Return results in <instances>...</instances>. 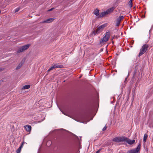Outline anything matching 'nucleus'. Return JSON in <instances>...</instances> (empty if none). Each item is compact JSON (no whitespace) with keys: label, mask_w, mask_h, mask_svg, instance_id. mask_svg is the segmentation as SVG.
<instances>
[{"label":"nucleus","mask_w":153,"mask_h":153,"mask_svg":"<svg viewBox=\"0 0 153 153\" xmlns=\"http://www.w3.org/2000/svg\"><path fill=\"white\" fill-rule=\"evenodd\" d=\"M3 70V69L2 68H0V72L2 71Z\"/></svg>","instance_id":"obj_25"},{"label":"nucleus","mask_w":153,"mask_h":153,"mask_svg":"<svg viewBox=\"0 0 153 153\" xmlns=\"http://www.w3.org/2000/svg\"><path fill=\"white\" fill-rule=\"evenodd\" d=\"M127 79V77H126V78H125V81H126V80Z\"/></svg>","instance_id":"obj_26"},{"label":"nucleus","mask_w":153,"mask_h":153,"mask_svg":"<svg viewBox=\"0 0 153 153\" xmlns=\"http://www.w3.org/2000/svg\"><path fill=\"white\" fill-rule=\"evenodd\" d=\"M30 85H25L23 87V89H26L29 88L30 87Z\"/></svg>","instance_id":"obj_14"},{"label":"nucleus","mask_w":153,"mask_h":153,"mask_svg":"<svg viewBox=\"0 0 153 153\" xmlns=\"http://www.w3.org/2000/svg\"><path fill=\"white\" fill-rule=\"evenodd\" d=\"M149 47V45L144 44L142 46L140 50V52L138 54V56H140L146 53Z\"/></svg>","instance_id":"obj_2"},{"label":"nucleus","mask_w":153,"mask_h":153,"mask_svg":"<svg viewBox=\"0 0 153 153\" xmlns=\"http://www.w3.org/2000/svg\"><path fill=\"white\" fill-rule=\"evenodd\" d=\"M102 50H103V49H101V51H102Z\"/></svg>","instance_id":"obj_28"},{"label":"nucleus","mask_w":153,"mask_h":153,"mask_svg":"<svg viewBox=\"0 0 153 153\" xmlns=\"http://www.w3.org/2000/svg\"><path fill=\"white\" fill-rule=\"evenodd\" d=\"M25 128V129L26 130L29 132H30L31 129V127L29 125H26L24 126Z\"/></svg>","instance_id":"obj_10"},{"label":"nucleus","mask_w":153,"mask_h":153,"mask_svg":"<svg viewBox=\"0 0 153 153\" xmlns=\"http://www.w3.org/2000/svg\"><path fill=\"white\" fill-rule=\"evenodd\" d=\"M102 50H103V49H101V51H102Z\"/></svg>","instance_id":"obj_27"},{"label":"nucleus","mask_w":153,"mask_h":153,"mask_svg":"<svg viewBox=\"0 0 153 153\" xmlns=\"http://www.w3.org/2000/svg\"><path fill=\"white\" fill-rule=\"evenodd\" d=\"M114 10L113 8H111L107 10L106 11L102 12L100 13V17H103L104 16L110 13Z\"/></svg>","instance_id":"obj_5"},{"label":"nucleus","mask_w":153,"mask_h":153,"mask_svg":"<svg viewBox=\"0 0 153 153\" xmlns=\"http://www.w3.org/2000/svg\"><path fill=\"white\" fill-rule=\"evenodd\" d=\"M19 10V8H17L15 10V13H16V12H18Z\"/></svg>","instance_id":"obj_22"},{"label":"nucleus","mask_w":153,"mask_h":153,"mask_svg":"<svg viewBox=\"0 0 153 153\" xmlns=\"http://www.w3.org/2000/svg\"><path fill=\"white\" fill-rule=\"evenodd\" d=\"M24 143H25L24 142H23L22 143V144H21V145H20V146L19 147H20L21 148H22L24 144Z\"/></svg>","instance_id":"obj_20"},{"label":"nucleus","mask_w":153,"mask_h":153,"mask_svg":"<svg viewBox=\"0 0 153 153\" xmlns=\"http://www.w3.org/2000/svg\"><path fill=\"white\" fill-rule=\"evenodd\" d=\"M21 148L19 147L16 151L17 153H20V152L21 151Z\"/></svg>","instance_id":"obj_18"},{"label":"nucleus","mask_w":153,"mask_h":153,"mask_svg":"<svg viewBox=\"0 0 153 153\" xmlns=\"http://www.w3.org/2000/svg\"><path fill=\"white\" fill-rule=\"evenodd\" d=\"M104 36L100 40V44L101 45L105 44L109 39L111 36V33L110 31L106 32Z\"/></svg>","instance_id":"obj_1"},{"label":"nucleus","mask_w":153,"mask_h":153,"mask_svg":"<svg viewBox=\"0 0 153 153\" xmlns=\"http://www.w3.org/2000/svg\"><path fill=\"white\" fill-rule=\"evenodd\" d=\"M124 17L123 16H120L119 18H117L116 20V26H118L120 23L121 21L123 19Z\"/></svg>","instance_id":"obj_9"},{"label":"nucleus","mask_w":153,"mask_h":153,"mask_svg":"<svg viewBox=\"0 0 153 153\" xmlns=\"http://www.w3.org/2000/svg\"><path fill=\"white\" fill-rule=\"evenodd\" d=\"M135 142V140H131L126 137H125L124 142H126L129 144L132 145L134 144Z\"/></svg>","instance_id":"obj_8"},{"label":"nucleus","mask_w":153,"mask_h":153,"mask_svg":"<svg viewBox=\"0 0 153 153\" xmlns=\"http://www.w3.org/2000/svg\"><path fill=\"white\" fill-rule=\"evenodd\" d=\"M53 66L54 69L56 68H61L62 67V65H58L56 64H54Z\"/></svg>","instance_id":"obj_13"},{"label":"nucleus","mask_w":153,"mask_h":153,"mask_svg":"<svg viewBox=\"0 0 153 153\" xmlns=\"http://www.w3.org/2000/svg\"><path fill=\"white\" fill-rule=\"evenodd\" d=\"M148 135L146 134H145L144 135L143 141L144 142H145L146 141L147 138V137Z\"/></svg>","instance_id":"obj_17"},{"label":"nucleus","mask_w":153,"mask_h":153,"mask_svg":"<svg viewBox=\"0 0 153 153\" xmlns=\"http://www.w3.org/2000/svg\"><path fill=\"white\" fill-rule=\"evenodd\" d=\"M30 45V44H29L22 46L17 51V53H19L27 50L29 47Z\"/></svg>","instance_id":"obj_4"},{"label":"nucleus","mask_w":153,"mask_h":153,"mask_svg":"<svg viewBox=\"0 0 153 153\" xmlns=\"http://www.w3.org/2000/svg\"><path fill=\"white\" fill-rule=\"evenodd\" d=\"M125 137H116L113 139V141L116 142H124L125 140Z\"/></svg>","instance_id":"obj_7"},{"label":"nucleus","mask_w":153,"mask_h":153,"mask_svg":"<svg viewBox=\"0 0 153 153\" xmlns=\"http://www.w3.org/2000/svg\"><path fill=\"white\" fill-rule=\"evenodd\" d=\"M53 66H52L51 68H49L48 70L47 71L48 72H49L50 71H51L52 70H53V69H54V68H53Z\"/></svg>","instance_id":"obj_19"},{"label":"nucleus","mask_w":153,"mask_h":153,"mask_svg":"<svg viewBox=\"0 0 153 153\" xmlns=\"http://www.w3.org/2000/svg\"><path fill=\"white\" fill-rule=\"evenodd\" d=\"M23 63H19V65H18V66L16 67V69L18 70V69H19V68H21V67L22 66V65H23Z\"/></svg>","instance_id":"obj_15"},{"label":"nucleus","mask_w":153,"mask_h":153,"mask_svg":"<svg viewBox=\"0 0 153 153\" xmlns=\"http://www.w3.org/2000/svg\"><path fill=\"white\" fill-rule=\"evenodd\" d=\"M106 26L105 24L102 25L98 27L96 30L93 31V33L94 35L100 33Z\"/></svg>","instance_id":"obj_3"},{"label":"nucleus","mask_w":153,"mask_h":153,"mask_svg":"<svg viewBox=\"0 0 153 153\" xmlns=\"http://www.w3.org/2000/svg\"><path fill=\"white\" fill-rule=\"evenodd\" d=\"M107 128V127H106V125H105L104 127V128H103L102 129V130L103 131H105L106 129Z\"/></svg>","instance_id":"obj_21"},{"label":"nucleus","mask_w":153,"mask_h":153,"mask_svg":"<svg viewBox=\"0 0 153 153\" xmlns=\"http://www.w3.org/2000/svg\"><path fill=\"white\" fill-rule=\"evenodd\" d=\"M128 6L130 7H132V1L131 0H130L129 1L128 3Z\"/></svg>","instance_id":"obj_16"},{"label":"nucleus","mask_w":153,"mask_h":153,"mask_svg":"<svg viewBox=\"0 0 153 153\" xmlns=\"http://www.w3.org/2000/svg\"><path fill=\"white\" fill-rule=\"evenodd\" d=\"M94 13L96 16H98L100 14L99 10L98 9H96L94 12Z\"/></svg>","instance_id":"obj_12"},{"label":"nucleus","mask_w":153,"mask_h":153,"mask_svg":"<svg viewBox=\"0 0 153 153\" xmlns=\"http://www.w3.org/2000/svg\"><path fill=\"white\" fill-rule=\"evenodd\" d=\"M101 149H99L98 150L96 153H99L101 151Z\"/></svg>","instance_id":"obj_23"},{"label":"nucleus","mask_w":153,"mask_h":153,"mask_svg":"<svg viewBox=\"0 0 153 153\" xmlns=\"http://www.w3.org/2000/svg\"><path fill=\"white\" fill-rule=\"evenodd\" d=\"M54 20V19L53 18H50L49 19L46 20H45L42 22V23H50L52 22Z\"/></svg>","instance_id":"obj_11"},{"label":"nucleus","mask_w":153,"mask_h":153,"mask_svg":"<svg viewBox=\"0 0 153 153\" xmlns=\"http://www.w3.org/2000/svg\"><path fill=\"white\" fill-rule=\"evenodd\" d=\"M54 9V8H51V9H50L49 10H48L49 11H51L53 9Z\"/></svg>","instance_id":"obj_24"},{"label":"nucleus","mask_w":153,"mask_h":153,"mask_svg":"<svg viewBox=\"0 0 153 153\" xmlns=\"http://www.w3.org/2000/svg\"><path fill=\"white\" fill-rule=\"evenodd\" d=\"M141 146V144H139L136 149L128 151L127 153H137L140 150Z\"/></svg>","instance_id":"obj_6"}]
</instances>
